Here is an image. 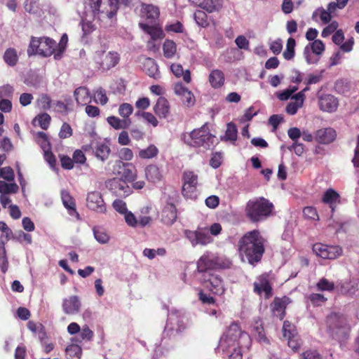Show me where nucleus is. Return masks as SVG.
I'll use <instances>...</instances> for the list:
<instances>
[{
  "instance_id": "nucleus-14",
  "label": "nucleus",
  "mask_w": 359,
  "mask_h": 359,
  "mask_svg": "<svg viewBox=\"0 0 359 359\" xmlns=\"http://www.w3.org/2000/svg\"><path fill=\"white\" fill-rule=\"evenodd\" d=\"M342 252V248L339 245L316 243V255L323 259H336L341 255Z\"/></svg>"
},
{
  "instance_id": "nucleus-1",
  "label": "nucleus",
  "mask_w": 359,
  "mask_h": 359,
  "mask_svg": "<svg viewBox=\"0 0 359 359\" xmlns=\"http://www.w3.org/2000/svg\"><path fill=\"white\" fill-rule=\"evenodd\" d=\"M264 242V238L258 230L247 232L238 241L240 255L242 257H245L250 264L255 265L262 259L265 252Z\"/></svg>"
},
{
  "instance_id": "nucleus-12",
  "label": "nucleus",
  "mask_w": 359,
  "mask_h": 359,
  "mask_svg": "<svg viewBox=\"0 0 359 359\" xmlns=\"http://www.w3.org/2000/svg\"><path fill=\"white\" fill-rule=\"evenodd\" d=\"M184 234L194 247L198 245H207L213 242V238L208 233V227H198L196 231L186 230Z\"/></svg>"
},
{
  "instance_id": "nucleus-25",
  "label": "nucleus",
  "mask_w": 359,
  "mask_h": 359,
  "mask_svg": "<svg viewBox=\"0 0 359 359\" xmlns=\"http://www.w3.org/2000/svg\"><path fill=\"white\" fill-rule=\"evenodd\" d=\"M93 152L95 156L102 162L106 161L111 154V149L108 144L97 142L93 147Z\"/></svg>"
},
{
  "instance_id": "nucleus-43",
  "label": "nucleus",
  "mask_w": 359,
  "mask_h": 359,
  "mask_svg": "<svg viewBox=\"0 0 359 359\" xmlns=\"http://www.w3.org/2000/svg\"><path fill=\"white\" fill-rule=\"evenodd\" d=\"M351 88V82L346 79H339L337 80L334 84V89L339 94H347Z\"/></svg>"
},
{
  "instance_id": "nucleus-55",
  "label": "nucleus",
  "mask_w": 359,
  "mask_h": 359,
  "mask_svg": "<svg viewBox=\"0 0 359 359\" xmlns=\"http://www.w3.org/2000/svg\"><path fill=\"white\" fill-rule=\"evenodd\" d=\"M198 299L203 304L206 305H215L216 304V299L211 296L210 294H208L203 290H200L198 293Z\"/></svg>"
},
{
  "instance_id": "nucleus-13",
  "label": "nucleus",
  "mask_w": 359,
  "mask_h": 359,
  "mask_svg": "<svg viewBox=\"0 0 359 359\" xmlns=\"http://www.w3.org/2000/svg\"><path fill=\"white\" fill-rule=\"evenodd\" d=\"M95 60L99 69L107 71L114 67L118 63L120 57L116 52L105 53L102 51L96 54Z\"/></svg>"
},
{
  "instance_id": "nucleus-47",
  "label": "nucleus",
  "mask_w": 359,
  "mask_h": 359,
  "mask_svg": "<svg viewBox=\"0 0 359 359\" xmlns=\"http://www.w3.org/2000/svg\"><path fill=\"white\" fill-rule=\"evenodd\" d=\"M61 198L63 205L67 209L76 212L75 201L67 191H62Z\"/></svg>"
},
{
  "instance_id": "nucleus-52",
  "label": "nucleus",
  "mask_w": 359,
  "mask_h": 359,
  "mask_svg": "<svg viewBox=\"0 0 359 359\" xmlns=\"http://www.w3.org/2000/svg\"><path fill=\"white\" fill-rule=\"evenodd\" d=\"M0 231L2 234L0 236V242H4V246L6 243L10 240L11 236L12 235L11 229L7 226L4 222H0Z\"/></svg>"
},
{
  "instance_id": "nucleus-37",
  "label": "nucleus",
  "mask_w": 359,
  "mask_h": 359,
  "mask_svg": "<svg viewBox=\"0 0 359 359\" xmlns=\"http://www.w3.org/2000/svg\"><path fill=\"white\" fill-rule=\"evenodd\" d=\"M82 348L79 344L73 342L65 348L67 359H81Z\"/></svg>"
},
{
  "instance_id": "nucleus-39",
  "label": "nucleus",
  "mask_w": 359,
  "mask_h": 359,
  "mask_svg": "<svg viewBox=\"0 0 359 359\" xmlns=\"http://www.w3.org/2000/svg\"><path fill=\"white\" fill-rule=\"evenodd\" d=\"M238 130L235 123L230 122L226 126L225 135L221 137V140L224 142H232L234 143L237 140Z\"/></svg>"
},
{
  "instance_id": "nucleus-23",
  "label": "nucleus",
  "mask_w": 359,
  "mask_h": 359,
  "mask_svg": "<svg viewBox=\"0 0 359 359\" xmlns=\"http://www.w3.org/2000/svg\"><path fill=\"white\" fill-rule=\"evenodd\" d=\"M141 15L149 22H154L159 17L160 11L158 6L152 4H142Z\"/></svg>"
},
{
  "instance_id": "nucleus-41",
  "label": "nucleus",
  "mask_w": 359,
  "mask_h": 359,
  "mask_svg": "<svg viewBox=\"0 0 359 359\" xmlns=\"http://www.w3.org/2000/svg\"><path fill=\"white\" fill-rule=\"evenodd\" d=\"M255 334L257 335L258 340L266 344H270L269 339L266 337L263 324L260 320H255L252 326Z\"/></svg>"
},
{
  "instance_id": "nucleus-45",
  "label": "nucleus",
  "mask_w": 359,
  "mask_h": 359,
  "mask_svg": "<svg viewBox=\"0 0 359 359\" xmlns=\"http://www.w3.org/2000/svg\"><path fill=\"white\" fill-rule=\"evenodd\" d=\"M283 337H295L298 334L295 325L290 322L289 320H285L283 322L282 327Z\"/></svg>"
},
{
  "instance_id": "nucleus-32",
  "label": "nucleus",
  "mask_w": 359,
  "mask_h": 359,
  "mask_svg": "<svg viewBox=\"0 0 359 359\" xmlns=\"http://www.w3.org/2000/svg\"><path fill=\"white\" fill-rule=\"evenodd\" d=\"M139 26L144 32L149 34L154 41L163 39L165 36L162 29L156 25H149L146 23L140 22Z\"/></svg>"
},
{
  "instance_id": "nucleus-61",
  "label": "nucleus",
  "mask_w": 359,
  "mask_h": 359,
  "mask_svg": "<svg viewBox=\"0 0 359 359\" xmlns=\"http://www.w3.org/2000/svg\"><path fill=\"white\" fill-rule=\"evenodd\" d=\"M285 339L287 340V345L290 348L294 351H299L302 345V340L299 334L295 336V337H287Z\"/></svg>"
},
{
  "instance_id": "nucleus-19",
  "label": "nucleus",
  "mask_w": 359,
  "mask_h": 359,
  "mask_svg": "<svg viewBox=\"0 0 359 359\" xmlns=\"http://www.w3.org/2000/svg\"><path fill=\"white\" fill-rule=\"evenodd\" d=\"M338 104V100L334 95L327 94L319 97V107L324 111H335Z\"/></svg>"
},
{
  "instance_id": "nucleus-11",
  "label": "nucleus",
  "mask_w": 359,
  "mask_h": 359,
  "mask_svg": "<svg viewBox=\"0 0 359 359\" xmlns=\"http://www.w3.org/2000/svg\"><path fill=\"white\" fill-rule=\"evenodd\" d=\"M182 194L187 198L196 197L198 175L191 170H185L182 174Z\"/></svg>"
},
{
  "instance_id": "nucleus-34",
  "label": "nucleus",
  "mask_w": 359,
  "mask_h": 359,
  "mask_svg": "<svg viewBox=\"0 0 359 359\" xmlns=\"http://www.w3.org/2000/svg\"><path fill=\"white\" fill-rule=\"evenodd\" d=\"M254 292L259 295L264 292L266 299L272 296V287L266 278L261 279L260 283H254Z\"/></svg>"
},
{
  "instance_id": "nucleus-21",
  "label": "nucleus",
  "mask_w": 359,
  "mask_h": 359,
  "mask_svg": "<svg viewBox=\"0 0 359 359\" xmlns=\"http://www.w3.org/2000/svg\"><path fill=\"white\" fill-rule=\"evenodd\" d=\"M177 218V208L170 203H168L162 210L161 221L163 224L170 226L174 224Z\"/></svg>"
},
{
  "instance_id": "nucleus-18",
  "label": "nucleus",
  "mask_w": 359,
  "mask_h": 359,
  "mask_svg": "<svg viewBox=\"0 0 359 359\" xmlns=\"http://www.w3.org/2000/svg\"><path fill=\"white\" fill-rule=\"evenodd\" d=\"M62 306L65 314L74 315L80 311L81 302L78 296L72 295L63 299Z\"/></svg>"
},
{
  "instance_id": "nucleus-16",
  "label": "nucleus",
  "mask_w": 359,
  "mask_h": 359,
  "mask_svg": "<svg viewBox=\"0 0 359 359\" xmlns=\"http://www.w3.org/2000/svg\"><path fill=\"white\" fill-rule=\"evenodd\" d=\"M86 205L90 210L98 213H104L107 210L106 204L101 193L96 191L88 194Z\"/></svg>"
},
{
  "instance_id": "nucleus-27",
  "label": "nucleus",
  "mask_w": 359,
  "mask_h": 359,
  "mask_svg": "<svg viewBox=\"0 0 359 359\" xmlns=\"http://www.w3.org/2000/svg\"><path fill=\"white\" fill-rule=\"evenodd\" d=\"M306 37L310 42L304 48V55L309 64L313 63L314 56V28H309L306 34Z\"/></svg>"
},
{
  "instance_id": "nucleus-54",
  "label": "nucleus",
  "mask_w": 359,
  "mask_h": 359,
  "mask_svg": "<svg viewBox=\"0 0 359 359\" xmlns=\"http://www.w3.org/2000/svg\"><path fill=\"white\" fill-rule=\"evenodd\" d=\"M14 88L10 84L0 86V99H11L13 96Z\"/></svg>"
},
{
  "instance_id": "nucleus-59",
  "label": "nucleus",
  "mask_w": 359,
  "mask_h": 359,
  "mask_svg": "<svg viewBox=\"0 0 359 359\" xmlns=\"http://www.w3.org/2000/svg\"><path fill=\"white\" fill-rule=\"evenodd\" d=\"M51 98L47 94H43L37 100L39 106L43 110L50 109L51 107Z\"/></svg>"
},
{
  "instance_id": "nucleus-6",
  "label": "nucleus",
  "mask_w": 359,
  "mask_h": 359,
  "mask_svg": "<svg viewBox=\"0 0 359 359\" xmlns=\"http://www.w3.org/2000/svg\"><path fill=\"white\" fill-rule=\"evenodd\" d=\"M199 281L204 289L214 295L222 296L226 292L224 281L216 271L201 275Z\"/></svg>"
},
{
  "instance_id": "nucleus-53",
  "label": "nucleus",
  "mask_w": 359,
  "mask_h": 359,
  "mask_svg": "<svg viewBox=\"0 0 359 359\" xmlns=\"http://www.w3.org/2000/svg\"><path fill=\"white\" fill-rule=\"evenodd\" d=\"M68 37L66 34H64L60 39L59 44L57 43L56 53L54 55V58L55 60H59L61 58L62 55L65 49L66 45L67 43Z\"/></svg>"
},
{
  "instance_id": "nucleus-2",
  "label": "nucleus",
  "mask_w": 359,
  "mask_h": 359,
  "mask_svg": "<svg viewBox=\"0 0 359 359\" xmlns=\"http://www.w3.org/2000/svg\"><path fill=\"white\" fill-rule=\"evenodd\" d=\"M274 205L264 197L249 200L245 208L246 217L253 223L262 222L269 217L273 211Z\"/></svg>"
},
{
  "instance_id": "nucleus-56",
  "label": "nucleus",
  "mask_w": 359,
  "mask_h": 359,
  "mask_svg": "<svg viewBox=\"0 0 359 359\" xmlns=\"http://www.w3.org/2000/svg\"><path fill=\"white\" fill-rule=\"evenodd\" d=\"M109 101L106 91L102 88H99L95 93V102L102 105H105Z\"/></svg>"
},
{
  "instance_id": "nucleus-46",
  "label": "nucleus",
  "mask_w": 359,
  "mask_h": 359,
  "mask_svg": "<svg viewBox=\"0 0 359 359\" xmlns=\"http://www.w3.org/2000/svg\"><path fill=\"white\" fill-rule=\"evenodd\" d=\"M194 18L197 25L201 27H207L210 25V19L206 13L202 10H197Z\"/></svg>"
},
{
  "instance_id": "nucleus-20",
  "label": "nucleus",
  "mask_w": 359,
  "mask_h": 359,
  "mask_svg": "<svg viewBox=\"0 0 359 359\" xmlns=\"http://www.w3.org/2000/svg\"><path fill=\"white\" fill-rule=\"evenodd\" d=\"M336 290L342 294L353 296L358 290V283L355 280H340L336 283Z\"/></svg>"
},
{
  "instance_id": "nucleus-10",
  "label": "nucleus",
  "mask_w": 359,
  "mask_h": 359,
  "mask_svg": "<svg viewBox=\"0 0 359 359\" xmlns=\"http://www.w3.org/2000/svg\"><path fill=\"white\" fill-rule=\"evenodd\" d=\"M196 265L197 271L201 276L215 272L216 269L220 267L219 258L208 251L198 259Z\"/></svg>"
},
{
  "instance_id": "nucleus-33",
  "label": "nucleus",
  "mask_w": 359,
  "mask_h": 359,
  "mask_svg": "<svg viewBox=\"0 0 359 359\" xmlns=\"http://www.w3.org/2000/svg\"><path fill=\"white\" fill-rule=\"evenodd\" d=\"M145 176L147 180L152 183L158 182L163 178V175L159 168L154 164L149 165L146 167Z\"/></svg>"
},
{
  "instance_id": "nucleus-7",
  "label": "nucleus",
  "mask_w": 359,
  "mask_h": 359,
  "mask_svg": "<svg viewBox=\"0 0 359 359\" xmlns=\"http://www.w3.org/2000/svg\"><path fill=\"white\" fill-rule=\"evenodd\" d=\"M90 7L95 17L104 14L107 18H112L118 9V0H90Z\"/></svg>"
},
{
  "instance_id": "nucleus-35",
  "label": "nucleus",
  "mask_w": 359,
  "mask_h": 359,
  "mask_svg": "<svg viewBox=\"0 0 359 359\" xmlns=\"http://www.w3.org/2000/svg\"><path fill=\"white\" fill-rule=\"evenodd\" d=\"M224 73L219 69L212 70L209 75V82L214 88H221L224 83Z\"/></svg>"
},
{
  "instance_id": "nucleus-42",
  "label": "nucleus",
  "mask_w": 359,
  "mask_h": 359,
  "mask_svg": "<svg viewBox=\"0 0 359 359\" xmlns=\"http://www.w3.org/2000/svg\"><path fill=\"white\" fill-rule=\"evenodd\" d=\"M163 55L166 58H172L177 53V45L174 41L165 39L163 44Z\"/></svg>"
},
{
  "instance_id": "nucleus-24",
  "label": "nucleus",
  "mask_w": 359,
  "mask_h": 359,
  "mask_svg": "<svg viewBox=\"0 0 359 359\" xmlns=\"http://www.w3.org/2000/svg\"><path fill=\"white\" fill-rule=\"evenodd\" d=\"M154 113L160 118H165L170 114V106L168 100L164 97H160L154 107Z\"/></svg>"
},
{
  "instance_id": "nucleus-29",
  "label": "nucleus",
  "mask_w": 359,
  "mask_h": 359,
  "mask_svg": "<svg viewBox=\"0 0 359 359\" xmlns=\"http://www.w3.org/2000/svg\"><path fill=\"white\" fill-rule=\"evenodd\" d=\"M291 303L288 297L284 296L281 298L275 297L273 302V311L279 313L280 320H283L285 316V309L287 306Z\"/></svg>"
},
{
  "instance_id": "nucleus-5",
  "label": "nucleus",
  "mask_w": 359,
  "mask_h": 359,
  "mask_svg": "<svg viewBox=\"0 0 359 359\" xmlns=\"http://www.w3.org/2000/svg\"><path fill=\"white\" fill-rule=\"evenodd\" d=\"M57 43L48 36H31L27 52L29 56L39 55L48 57L56 53Z\"/></svg>"
},
{
  "instance_id": "nucleus-30",
  "label": "nucleus",
  "mask_w": 359,
  "mask_h": 359,
  "mask_svg": "<svg viewBox=\"0 0 359 359\" xmlns=\"http://www.w3.org/2000/svg\"><path fill=\"white\" fill-rule=\"evenodd\" d=\"M74 96L77 104L86 105L88 103L91 102V97L90 96L89 90L85 86H80L75 89Z\"/></svg>"
},
{
  "instance_id": "nucleus-4",
  "label": "nucleus",
  "mask_w": 359,
  "mask_h": 359,
  "mask_svg": "<svg viewBox=\"0 0 359 359\" xmlns=\"http://www.w3.org/2000/svg\"><path fill=\"white\" fill-rule=\"evenodd\" d=\"M327 324L330 334L335 340L343 342L348 338L351 328L343 314L331 313L327 318Z\"/></svg>"
},
{
  "instance_id": "nucleus-62",
  "label": "nucleus",
  "mask_w": 359,
  "mask_h": 359,
  "mask_svg": "<svg viewBox=\"0 0 359 359\" xmlns=\"http://www.w3.org/2000/svg\"><path fill=\"white\" fill-rule=\"evenodd\" d=\"M37 118L40 127L43 130L48 129L51 121L50 116L47 113H43L39 114Z\"/></svg>"
},
{
  "instance_id": "nucleus-58",
  "label": "nucleus",
  "mask_w": 359,
  "mask_h": 359,
  "mask_svg": "<svg viewBox=\"0 0 359 359\" xmlns=\"http://www.w3.org/2000/svg\"><path fill=\"white\" fill-rule=\"evenodd\" d=\"M318 290L322 291H332L336 289V285L332 282H330L326 278H322L316 285Z\"/></svg>"
},
{
  "instance_id": "nucleus-60",
  "label": "nucleus",
  "mask_w": 359,
  "mask_h": 359,
  "mask_svg": "<svg viewBox=\"0 0 359 359\" xmlns=\"http://www.w3.org/2000/svg\"><path fill=\"white\" fill-rule=\"evenodd\" d=\"M0 175L1 177L9 182L13 181L15 179L13 170L10 166L0 168Z\"/></svg>"
},
{
  "instance_id": "nucleus-36",
  "label": "nucleus",
  "mask_w": 359,
  "mask_h": 359,
  "mask_svg": "<svg viewBox=\"0 0 359 359\" xmlns=\"http://www.w3.org/2000/svg\"><path fill=\"white\" fill-rule=\"evenodd\" d=\"M143 68L150 77L156 79L159 76L158 67L154 59L151 57L146 58L143 63Z\"/></svg>"
},
{
  "instance_id": "nucleus-40",
  "label": "nucleus",
  "mask_w": 359,
  "mask_h": 359,
  "mask_svg": "<svg viewBox=\"0 0 359 359\" xmlns=\"http://www.w3.org/2000/svg\"><path fill=\"white\" fill-rule=\"evenodd\" d=\"M172 72L178 78L182 76L183 80L189 83L191 81V72L189 69L184 71L183 67L180 64H172L170 66Z\"/></svg>"
},
{
  "instance_id": "nucleus-3",
  "label": "nucleus",
  "mask_w": 359,
  "mask_h": 359,
  "mask_svg": "<svg viewBox=\"0 0 359 359\" xmlns=\"http://www.w3.org/2000/svg\"><path fill=\"white\" fill-rule=\"evenodd\" d=\"M182 138L186 144L196 148L203 147L205 150L217 144V138L210 133L208 123L190 133L183 134Z\"/></svg>"
},
{
  "instance_id": "nucleus-48",
  "label": "nucleus",
  "mask_w": 359,
  "mask_h": 359,
  "mask_svg": "<svg viewBox=\"0 0 359 359\" xmlns=\"http://www.w3.org/2000/svg\"><path fill=\"white\" fill-rule=\"evenodd\" d=\"M158 154V149L154 144H150L147 148L139 151V157L142 159L152 158Z\"/></svg>"
},
{
  "instance_id": "nucleus-63",
  "label": "nucleus",
  "mask_w": 359,
  "mask_h": 359,
  "mask_svg": "<svg viewBox=\"0 0 359 359\" xmlns=\"http://www.w3.org/2000/svg\"><path fill=\"white\" fill-rule=\"evenodd\" d=\"M93 233L95 239L100 243H107L109 239L108 234L103 230L94 229Z\"/></svg>"
},
{
  "instance_id": "nucleus-44",
  "label": "nucleus",
  "mask_w": 359,
  "mask_h": 359,
  "mask_svg": "<svg viewBox=\"0 0 359 359\" xmlns=\"http://www.w3.org/2000/svg\"><path fill=\"white\" fill-rule=\"evenodd\" d=\"M4 60L5 62L11 67L16 65L18 61L16 50L13 48L6 49L4 55Z\"/></svg>"
},
{
  "instance_id": "nucleus-50",
  "label": "nucleus",
  "mask_w": 359,
  "mask_h": 359,
  "mask_svg": "<svg viewBox=\"0 0 359 359\" xmlns=\"http://www.w3.org/2000/svg\"><path fill=\"white\" fill-rule=\"evenodd\" d=\"M19 187L15 183H6L4 181H0V193L2 194H15L18 191Z\"/></svg>"
},
{
  "instance_id": "nucleus-26",
  "label": "nucleus",
  "mask_w": 359,
  "mask_h": 359,
  "mask_svg": "<svg viewBox=\"0 0 359 359\" xmlns=\"http://www.w3.org/2000/svg\"><path fill=\"white\" fill-rule=\"evenodd\" d=\"M307 90L305 88L299 93L294 95L292 99H294V102H290L287 104L285 111L288 114L294 115L297 113L299 108L302 107L304 99V92Z\"/></svg>"
},
{
  "instance_id": "nucleus-8",
  "label": "nucleus",
  "mask_w": 359,
  "mask_h": 359,
  "mask_svg": "<svg viewBox=\"0 0 359 359\" xmlns=\"http://www.w3.org/2000/svg\"><path fill=\"white\" fill-rule=\"evenodd\" d=\"M239 339L247 341V348L250 347L251 341L249 334L242 331L238 323L233 322L223 334L221 341L226 343L227 346H231L234 345Z\"/></svg>"
},
{
  "instance_id": "nucleus-64",
  "label": "nucleus",
  "mask_w": 359,
  "mask_h": 359,
  "mask_svg": "<svg viewBox=\"0 0 359 359\" xmlns=\"http://www.w3.org/2000/svg\"><path fill=\"white\" fill-rule=\"evenodd\" d=\"M61 166L65 170H72L74 168V161L67 155H59Z\"/></svg>"
},
{
  "instance_id": "nucleus-28",
  "label": "nucleus",
  "mask_w": 359,
  "mask_h": 359,
  "mask_svg": "<svg viewBox=\"0 0 359 359\" xmlns=\"http://www.w3.org/2000/svg\"><path fill=\"white\" fill-rule=\"evenodd\" d=\"M340 199L339 194L333 189H328L322 197V201L329 205L332 212H334L336 206L340 203Z\"/></svg>"
},
{
  "instance_id": "nucleus-31",
  "label": "nucleus",
  "mask_w": 359,
  "mask_h": 359,
  "mask_svg": "<svg viewBox=\"0 0 359 359\" xmlns=\"http://www.w3.org/2000/svg\"><path fill=\"white\" fill-rule=\"evenodd\" d=\"M107 121L108 124L115 130H126L128 128L132 123L130 118L121 119L115 116L107 117Z\"/></svg>"
},
{
  "instance_id": "nucleus-17",
  "label": "nucleus",
  "mask_w": 359,
  "mask_h": 359,
  "mask_svg": "<svg viewBox=\"0 0 359 359\" xmlns=\"http://www.w3.org/2000/svg\"><path fill=\"white\" fill-rule=\"evenodd\" d=\"M107 188L116 196L128 195L129 187L123 180L121 178H113L106 182Z\"/></svg>"
},
{
  "instance_id": "nucleus-22",
  "label": "nucleus",
  "mask_w": 359,
  "mask_h": 359,
  "mask_svg": "<svg viewBox=\"0 0 359 359\" xmlns=\"http://www.w3.org/2000/svg\"><path fill=\"white\" fill-rule=\"evenodd\" d=\"M335 130L332 128H325L316 132V141L320 144H328L336 138Z\"/></svg>"
},
{
  "instance_id": "nucleus-15",
  "label": "nucleus",
  "mask_w": 359,
  "mask_h": 359,
  "mask_svg": "<svg viewBox=\"0 0 359 359\" xmlns=\"http://www.w3.org/2000/svg\"><path fill=\"white\" fill-rule=\"evenodd\" d=\"M114 167L118 168L117 173H121V179L126 182H132L136 180L137 171L133 163H123L118 160L115 162Z\"/></svg>"
},
{
  "instance_id": "nucleus-57",
  "label": "nucleus",
  "mask_w": 359,
  "mask_h": 359,
  "mask_svg": "<svg viewBox=\"0 0 359 359\" xmlns=\"http://www.w3.org/2000/svg\"><path fill=\"white\" fill-rule=\"evenodd\" d=\"M133 111V107L130 104L123 103L119 106L118 114L123 117V118H130V116Z\"/></svg>"
},
{
  "instance_id": "nucleus-38",
  "label": "nucleus",
  "mask_w": 359,
  "mask_h": 359,
  "mask_svg": "<svg viewBox=\"0 0 359 359\" xmlns=\"http://www.w3.org/2000/svg\"><path fill=\"white\" fill-rule=\"evenodd\" d=\"M222 0H204L201 8L206 12L211 13L219 11L222 9Z\"/></svg>"
},
{
  "instance_id": "nucleus-49",
  "label": "nucleus",
  "mask_w": 359,
  "mask_h": 359,
  "mask_svg": "<svg viewBox=\"0 0 359 359\" xmlns=\"http://www.w3.org/2000/svg\"><path fill=\"white\" fill-rule=\"evenodd\" d=\"M0 268L3 273H6L8 269L6 246H4L3 241L0 242Z\"/></svg>"
},
{
  "instance_id": "nucleus-51",
  "label": "nucleus",
  "mask_w": 359,
  "mask_h": 359,
  "mask_svg": "<svg viewBox=\"0 0 359 359\" xmlns=\"http://www.w3.org/2000/svg\"><path fill=\"white\" fill-rule=\"evenodd\" d=\"M295 45L294 39L290 37L287 39L286 49L283 52V57L285 60H290L294 57Z\"/></svg>"
},
{
  "instance_id": "nucleus-9",
  "label": "nucleus",
  "mask_w": 359,
  "mask_h": 359,
  "mask_svg": "<svg viewBox=\"0 0 359 359\" xmlns=\"http://www.w3.org/2000/svg\"><path fill=\"white\" fill-rule=\"evenodd\" d=\"M67 332L71 335L74 336L71 339L72 342L81 344L83 341H90L94 337V332L90 329L89 326L84 325L82 327L77 323H71L67 326Z\"/></svg>"
}]
</instances>
